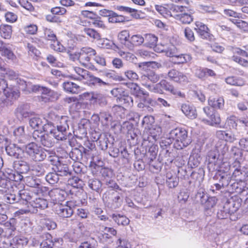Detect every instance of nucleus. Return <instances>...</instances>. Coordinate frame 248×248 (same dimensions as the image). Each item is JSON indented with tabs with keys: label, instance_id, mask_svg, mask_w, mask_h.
<instances>
[{
	"label": "nucleus",
	"instance_id": "39448f33",
	"mask_svg": "<svg viewBox=\"0 0 248 248\" xmlns=\"http://www.w3.org/2000/svg\"><path fill=\"white\" fill-rule=\"evenodd\" d=\"M230 169H234L232 177L235 181H246L248 177V170L245 167H241L239 161H235L232 165L230 166Z\"/></svg>",
	"mask_w": 248,
	"mask_h": 248
},
{
	"label": "nucleus",
	"instance_id": "c756f323",
	"mask_svg": "<svg viewBox=\"0 0 248 248\" xmlns=\"http://www.w3.org/2000/svg\"><path fill=\"white\" fill-rule=\"evenodd\" d=\"M62 87L65 91L74 94L78 93L81 90V88L79 86L71 81L63 82Z\"/></svg>",
	"mask_w": 248,
	"mask_h": 248
},
{
	"label": "nucleus",
	"instance_id": "c85d7f7f",
	"mask_svg": "<svg viewBox=\"0 0 248 248\" xmlns=\"http://www.w3.org/2000/svg\"><path fill=\"white\" fill-rule=\"evenodd\" d=\"M44 121L45 122L46 121L45 119L43 120L40 118L35 116L31 118L29 121V124L31 127L33 129H39L40 128H42L43 131H45L44 126L48 123L44 124Z\"/></svg>",
	"mask_w": 248,
	"mask_h": 248
},
{
	"label": "nucleus",
	"instance_id": "f8f14e48",
	"mask_svg": "<svg viewBox=\"0 0 248 248\" xmlns=\"http://www.w3.org/2000/svg\"><path fill=\"white\" fill-rule=\"evenodd\" d=\"M169 78L172 81L179 83H186L188 82V78L186 74L172 69L168 73Z\"/></svg>",
	"mask_w": 248,
	"mask_h": 248
},
{
	"label": "nucleus",
	"instance_id": "1a4fd4ad",
	"mask_svg": "<svg viewBox=\"0 0 248 248\" xmlns=\"http://www.w3.org/2000/svg\"><path fill=\"white\" fill-rule=\"evenodd\" d=\"M44 240L40 243V248H53L56 247L58 243L61 244L62 239L60 238H55L53 239L51 235L49 233H45L43 234Z\"/></svg>",
	"mask_w": 248,
	"mask_h": 248
},
{
	"label": "nucleus",
	"instance_id": "680f3d73",
	"mask_svg": "<svg viewBox=\"0 0 248 248\" xmlns=\"http://www.w3.org/2000/svg\"><path fill=\"white\" fill-rule=\"evenodd\" d=\"M237 118L234 115H232L227 118L226 124L230 129H236L237 126Z\"/></svg>",
	"mask_w": 248,
	"mask_h": 248
},
{
	"label": "nucleus",
	"instance_id": "72a5a7b5",
	"mask_svg": "<svg viewBox=\"0 0 248 248\" xmlns=\"http://www.w3.org/2000/svg\"><path fill=\"white\" fill-rule=\"evenodd\" d=\"M208 167H213L214 170H217L218 166V155L215 151H211L208 155Z\"/></svg>",
	"mask_w": 248,
	"mask_h": 248
},
{
	"label": "nucleus",
	"instance_id": "864d4df0",
	"mask_svg": "<svg viewBox=\"0 0 248 248\" xmlns=\"http://www.w3.org/2000/svg\"><path fill=\"white\" fill-rule=\"evenodd\" d=\"M88 78V80L90 84L99 86H105L108 85V83L104 81L101 78L96 77L93 75H91V74L89 75Z\"/></svg>",
	"mask_w": 248,
	"mask_h": 248
},
{
	"label": "nucleus",
	"instance_id": "603ef678",
	"mask_svg": "<svg viewBox=\"0 0 248 248\" xmlns=\"http://www.w3.org/2000/svg\"><path fill=\"white\" fill-rule=\"evenodd\" d=\"M229 204H226L224 206L218 210L217 213L218 218L223 219L227 218L232 213L230 212Z\"/></svg>",
	"mask_w": 248,
	"mask_h": 248
},
{
	"label": "nucleus",
	"instance_id": "5fc2aeb1",
	"mask_svg": "<svg viewBox=\"0 0 248 248\" xmlns=\"http://www.w3.org/2000/svg\"><path fill=\"white\" fill-rule=\"evenodd\" d=\"M193 20V16L187 8L186 12L183 13L177 20L180 21L183 24H189L192 22Z\"/></svg>",
	"mask_w": 248,
	"mask_h": 248
},
{
	"label": "nucleus",
	"instance_id": "393cba45",
	"mask_svg": "<svg viewBox=\"0 0 248 248\" xmlns=\"http://www.w3.org/2000/svg\"><path fill=\"white\" fill-rule=\"evenodd\" d=\"M24 181L26 184L31 187H37L42 190L43 188H46V187H43L41 185V181L39 179L35 176H28L25 178Z\"/></svg>",
	"mask_w": 248,
	"mask_h": 248
},
{
	"label": "nucleus",
	"instance_id": "79ce46f5",
	"mask_svg": "<svg viewBox=\"0 0 248 248\" xmlns=\"http://www.w3.org/2000/svg\"><path fill=\"white\" fill-rule=\"evenodd\" d=\"M217 177L223 187L227 186L231 181V175L227 172L220 173L218 176L217 175Z\"/></svg>",
	"mask_w": 248,
	"mask_h": 248
},
{
	"label": "nucleus",
	"instance_id": "2eb2a0df",
	"mask_svg": "<svg viewBox=\"0 0 248 248\" xmlns=\"http://www.w3.org/2000/svg\"><path fill=\"white\" fill-rule=\"evenodd\" d=\"M161 88H162L167 91L170 92L174 95L179 96L181 98H184L185 95L178 89L175 88L170 82L166 80H161L159 82Z\"/></svg>",
	"mask_w": 248,
	"mask_h": 248
},
{
	"label": "nucleus",
	"instance_id": "ea45409f",
	"mask_svg": "<svg viewBox=\"0 0 248 248\" xmlns=\"http://www.w3.org/2000/svg\"><path fill=\"white\" fill-rule=\"evenodd\" d=\"M0 34L4 39H10L12 34V27L7 24H1L0 26Z\"/></svg>",
	"mask_w": 248,
	"mask_h": 248
},
{
	"label": "nucleus",
	"instance_id": "ddd939ff",
	"mask_svg": "<svg viewBox=\"0 0 248 248\" xmlns=\"http://www.w3.org/2000/svg\"><path fill=\"white\" fill-rule=\"evenodd\" d=\"M13 138L14 141L18 144L26 143L28 138L25 134L24 127L20 126L16 128L13 131Z\"/></svg>",
	"mask_w": 248,
	"mask_h": 248
},
{
	"label": "nucleus",
	"instance_id": "7ed1b4c3",
	"mask_svg": "<svg viewBox=\"0 0 248 248\" xmlns=\"http://www.w3.org/2000/svg\"><path fill=\"white\" fill-rule=\"evenodd\" d=\"M32 137L36 143L47 148L53 147L55 143L53 134L47 131L35 130L32 134Z\"/></svg>",
	"mask_w": 248,
	"mask_h": 248
},
{
	"label": "nucleus",
	"instance_id": "423d86ee",
	"mask_svg": "<svg viewBox=\"0 0 248 248\" xmlns=\"http://www.w3.org/2000/svg\"><path fill=\"white\" fill-rule=\"evenodd\" d=\"M74 203L72 201L67 202L66 204H58L56 207V212L62 217H69L74 213Z\"/></svg>",
	"mask_w": 248,
	"mask_h": 248
},
{
	"label": "nucleus",
	"instance_id": "bb28decb",
	"mask_svg": "<svg viewBox=\"0 0 248 248\" xmlns=\"http://www.w3.org/2000/svg\"><path fill=\"white\" fill-rule=\"evenodd\" d=\"M216 135L219 139L224 140L226 142H232L236 140L235 136L229 131L219 130L217 132Z\"/></svg>",
	"mask_w": 248,
	"mask_h": 248
},
{
	"label": "nucleus",
	"instance_id": "aec40b11",
	"mask_svg": "<svg viewBox=\"0 0 248 248\" xmlns=\"http://www.w3.org/2000/svg\"><path fill=\"white\" fill-rule=\"evenodd\" d=\"M195 26V30L202 38L207 39L210 37L209 29L206 25L201 22L197 21Z\"/></svg>",
	"mask_w": 248,
	"mask_h": 248
},
{
	"label": "nucleus",
	"instance_id": "c9c22d12",
	"mask_svg": "<svg viewBox=\"0 0 248 248\" xmlns=\"http://www.w3.org/2000/svg\"><path fill=\"white\" fill-rule=\"evenodd\" d=\"M88 185L92 190L98 193L102 191V184L100 180L95 178H89L88 181Z\"/></svg>",
	"mask_w": 248,
	"mask_h": 248
},
{
	"label": "nucleus",
	"instance_id": "7c9ffc66",
	"mask_svg": "<svg viewBox=\"0 0 248 248\" xmlns=\"http://www.w3.org/2000/svg\"><path fill=\"white\" fill-rule=\"evenodd\" d=\"M144 41V39L141 35L140 34L133 35L130 38L127 48L132 49L134 46L141 45Z\"/></svg>",
	"mask_w": 248,
	"mask_h": 248
},
{
	"label": "nucleus",
	"instance_id": "37998d69",
	"mask_svg": "<svg viewBox=\"0 0 248 248\" xmlns=\"http://www.w3.org/2000/svg\"><path fill=\"white\" fill-rule=\"evenodd\" d=\"M208 104L214 108L221 109L224 106V101L222 97L209 98L208 99Z\"/></svg>",
	"mask_w": 248,
	"mask_h": 248
},
{
	"label": "nucleus",
	"instance_id": "2f4dec72",
	"mask_svg": "<svg viewBox=\"0 0 248 248\" xmlns=\"http://www.w3.org/2000/svg\"><path fill=\"white\" fill-rule=\"evenodd\" d=\"M116 8L120 11L130 14L131 16L136 19L140 18V14L142 13L140 11L127 6H118Z\"/></svg>",
	"mask_w": 248,
	"mask_h": 248
},
{
	"label": "nucleus",
	"instance_id": "4be33fe9",
	"mask_svg": "<svg viewBox=\"0 0 248 248\" xmlns=\"http://www.w3.org/2000/svg\"><path fill=\"white\" fill-rule=\"evenodd\" d=\"M127 87L130 89L131 93L136 97H139L140 95L148 96L149 93L141 89V88L137 84L133 82L126 83Z\"/></svg>",
	"mask_w": 248,
	"mask_h": 248
},
{
	"label": "nucleus",
	"instance_id": "e433bc0d",
	"mask_svg": "<svg viewBox=\"0 0 248 248\" xmlns=\"http://www.w3.org/2000/svg\"><path fill=\"white\" fill-rule=\"evenodd\" d=\"M100 118L102 125L105 128H108L113 121L111 114L107 111L100 112Z\"/></svg>",
	"mask_w": 248,
	"mask_h": 248
},
{
	"label": "nucleus",
	"instance_id": "9b49d317",
	"mask_svg": "<svg viewBox=\"0 0 248 248\" xmlns=\"http://www.w3.org/2000/svg\"><path fill=\"white\" fill-rule=\"evenodd\" d=\"M156 105V101L152 98L144 96L141 102L138 103V107L143 111L151 113L154 111V107Z\"/></svg>",
	"mask_w": 248,
	"mask_h": 248
},
{
	"label": "nucleus",
	"instance_id": "6e6552de",
	"mask_svg": "<svg viewBox=\"0 0 248 248\" xmlns=\"http://www.w3.org/2000/svg\"><path fill=\"white\" fill-rule=\"evenodd\" d=\"M96 51L89 47H82L78 53V59L82 64H86V62L90 61L92 56L96 55Z\"/></svg>",
	"mask_w": 248,
	"mask_h": 248
},
{
	"label": "nucleus",
	"instance_id": "3c124183",
	"mask_svg": "<svg viewBox=\"0 0 248 248\" xmlns=\"http://www.w3.org/2000/svg\"><path fill=\"white\" fill-rule=\"evenodd\" d=\"M74 69L76 73L78 75V77L74 78L79 80H81L83 79H88L90 75V73L89 71L79 67H75L74 68Z\"/></svg>",
	"mask_w": 248,
	"mask_h": 248
},
{
	"label": "nucleus",
	"instance_id": "f704fd0d",
	"mask_svg": "<svg viewBox=\"0 0 248 248\" xmlns=\"http://www.w3.org/2000/svg\"><path fill=\"white\" fill-rule=\"evenodd\" d=\"M14 168L16 172L19 173H26L30 169L28 163L24 161H18L14 162Z\"/></svg>",
	"mask_w": 248,
	"mask_h": 248
},
{
	"label": "nucleus",
	"instance_id": "6e6d98bb",
	"mask_svg": "<svg viewBox=\"0 0 248 248\" xmlns=\"http://www.w3.org/2000/svg\"><path fill=\"white\" fill-rule=\"evenodd\" d=\"M166 184L169 188L176 187L179 183V178L175 176H172L170 174H167Z\"/></svg>",
	"mask_w": 248,
	"mask_h": 248
},
{
	"label": "nucleus",
	"instance_id": "4d7b16f0",
	"mask_svg": "<svg viewBox=\"0 0 248 248\" xmlns=\"http://www.w3.org/2000/svg\"><path fill=\"white\" fill-rule=\"evenodd\" d=\"M67 184L73 188H80L82 187L83 182L78 177L74 176L68 180Z\"/></svg>",
	"mask_w": 248,
	"mask_h": 248
},
{
	"label": "nucleus",
	"instance_id": "20e7f679",
	"mask_svg": "<svg viewBox=\"0 0 248 248\" xmlns=\"http://www.w3.org/2000/svg\"><path fill=\"white\" fill-rule=\"evenodd\" d=\"M25 152L35 161H42L46 157V151L34 142L25 145Z\"/></svg>",
	"mask_w": 248,
	"mask_h": 248
},
{
	"label": "nucleus",
	"instance_id": "6ab92c4d",
	"mask_svg": "<svg viewBox=\"0 0 248 248\" xmlns=\"http://www.w3.org/2000/svg\"><path fill=\"white\" fill-rule=\"evenodd\" d=\"M201 197V203L204 205L205 210H208L213 207L217 203V199L215 197H208V196L204 193L201 195V194L198 193Z\"/></svg>",
	"mask_w": 248,
	"mask_h": 248
},
{
	"label": "nucleus",
	"instance_id": "0eeeda50",
	"mask_svg": "<svg viewBox=\"0 0 248 248\" xmlns=\"http://www.w3.org/2000/svg\"><path fill=\"white\" fill-rule=\"evenodd\" d=\"M48 195L51 202L54 204H60V202L63 201L67 195V192L60 188H54L48 192Z\"/></svg>",
	"mask_w": 248,
	"mask_h": 248
},
{
	"label": "nucleus",
	"instance_id": "774afa93",
	"mask_svg": "<svg viewBox=\"0 0 248 248\" xmlns=\"http://www.w3.org/2000/svg\"><path fill=\"white\" fill-rule=\"evenodd\" d=\"M113 194L114 197L112 199L111 207L116 209L121 205L123 202V198L119 194L115 195V193H113Z\"/></svg>",
	"mask_w": 248,
	"mask_h": 248
},
{
	"label": "nucleus",
	"instance_id": "412c9836",
	"mask_svg": "<svg viewBox=\"0 0 248 248\" xmlns=\"http://www.w3.org/2000/svg\"><path fill=\"white\" fill-rule=\"evenodd\" d=\"M181 110L188 118L194 119L197 117V112L195 107L188 104H183L181 105Z\"/></svg>",
	"mask_w": 248,
	"mask_h": 248
},
{
	"label": "nucleus",
	"instance_id": "8fccbe9b",
	"mask_svg": "<svg viewBox=\"0 0 248 248\" xmlns=\"http://www.w3.org/2000/svg\"><path fill=\"white\" fill-rule=\"evenodd\" d=\"M144 39L147 46L151 48L156 46L158 38L154 34H147L145 35Z\"/></svg>",
	"mask_w": 248,
	"mask_h": 248
},
{
	"label": "nucleus",
	"instance_id": "a19ab883",
	"mask_svg": "<svg viewBox=\"0 0 248 248\" xmlns=\"http://www.w3.org/2000/svg\"><path fill=\"white\" fill-rule=\"evenodd\" d=\"M3 92L9 99H16L19 96V92L16 88H11L7 86Z\"/></svg>",
	"mask_w": 248,
	"mask_h": 248
},
{
	"label": "nucleus",
	"instance_id": "b1692460",
	"mask_svg": "<svg viewBox=\"0 0 248 248\" xmlns=\"http://www.w3.org/2000/svg\"><path fill=\"white\" fill-rule=\"evenodd\" d=\"M192 60V57L189 54H181L173 57L171 61L174 64L179 65L186 63Z\"/></svg>",
	"mask_w": 248,
	"mask_h": 248
},
{
	"label": "nucleus",
	"instance_id": "58836bf2",
	"mask_svg": "<svg viewBox=\"0 0 248 248\" xmlns=\"http://www.w3.org/2000/svg\"><path fill=\"white\" fill-rule=\"evenodd\" d=\"M46 167L44 164H37L33 165L31 168L33 174L36 176H42L45 174Z\"/></svg>",
	"mask_w": 248,
	"mask_h": 248
},
{
	"label": "nucleus",
	"instance_id": "e2e57ef3",
	"mask_svg": "<svg viewBox=\"0 0 248 248\" xmlns=\"http://www.w3.org/2000/svg\"><path fill=\"white\" fill-rule=\"evenodd\" d=\"M16 83L18 85L19 89L23 91L25 93H27V90L30 86V82H27L23 79L17 78L16 80Z\"/></svg>",
	"mask_w": 248,
	"mask_h": 248
},
{
	"label": "nucleus",
	"instance_id": "f257e3e1",
	"mask_svg": "<svg viewBox=\"0 0 248 248\" xmlns=\"http://www.w3.org/2000/svg\"><path fill=\"white\" fill-rule=\"evenodd\" d=\"M69 122L67 116H62L57 125V128L51 124L48 123L45 125V131L53 134L54 138L57 140H66L68 137L67 131L69 130Z\"/></svg>",
	"mask_w": 248,
	"mask_h": 248
},
{
	"label": "nucleus",
	"instance_id": "09e8293b",
	"mask_svg": "<svg viewBox=\"0 0 248 248\" xmlns=\"http://www.w3.org/2000/svg\"><path fill=\"white\" fill-rule=\"evenodd\" d=\"M226 82L233 86H242L245 84L244 81L241 78L232 76L225 78Z\"/></svg>",
	"mask_w": 248,
	"mask_h": 248
},
{
	"label": "nucleus",
	"instance_id": "dca6fc26",
	"mask_svg": "<svg viewBox=\"0 0 248 248\" xmlns=\"http://www.w3.org/2000/svg\"><path fill=\"white\" fill-rule=\"evenodd\" d=\"M245 181H236L231 185L232 189L237 193L248 196V184Z\"/></svg>",
	"mask_w": 248,
	"mask_h": 248
},
{
	"label": "nucleus",
	"instance_id": "f3484780",
	"mask_svg": "<svg viewBox=\"0 0 248 248\" xmlns=\"http://www.w3.org/2000/svg\"><path fill=\"white\" fill-rule=\"evenodd\" d=\"M187 8L186 6L182 5L174 4H170V17H173L175 19L178 20L183 13L186 12Z\"/></svg>",
	"mask_w": 248,
	"mask_h": 248
},
{
	"label": "nucleus",
	"instance_id": "13d9d810",
	"mask_svg": "<svg viewBox=\"0 0 248 248\" xmlns=\"http://www.w3.org/2000/svg\"><path fill=\"white\" fill-rule=\"evenodd\" d=\"M59 175L56 172H51L46 176V181L50 184H55L58 183L59 180Z\"/></svg>",
	"mask_w": 248,
	"mask_h": 248
},
{
	"label": "nucleus",
	"instance_id": "a18cd8bd",
	"mask_svg": "<svg viewBox=\"0 0 248 248\" xmlns=\"http://www.w3.org/2000/svg\"><path fill=\"white\" fill-rule=\"evenodd\" d=\"M170 4L166 6L155 5V10L161 15L166 18L170 17Z\"/></svg>",
	"mask_w": 248,
	"mask_h": 248
},
{
	"label": "nucleus",
	"instance_id": "f03ea898",
	"mask_svg": "<svg viewBox=\"0 0 248 248\" xmlns=\"http://www.w3.org/2000/svg\"><path fill=\"white\" fill-rule=\"evenodd\" d=\"M171 139L174 140V146L178 150L182 149L191 143L190 140L188 138L187 131L183 128H176L172 130L169 134V141L165 140V143L170 144L171 142Z\"/></svg>",
	"mask_w": 248,
	"mask_h": 248
},
{
	"label": "nucleus",
	"instance_id": "5701e85b",
	"mask_svg": "<svg viewBox=\"0 0 248 248\" xmlns=\"http://www.w3.org/2000/svg\"><path fill=\"white\" fill-rule=\"evenodd\" d=\"M19 204L26 205L28 202L31 201L33 198L31 193L27 190L22 189L18 192Z\"/></svg>",
	"mask_w": 248,
	"mask_h": 248
},
{
	"label": "nucleus",
	"instance_id": "cd10ccee",
	"mask_svg": "<svg viewBox=\"0 0 248 248\" xmlns=\"http://www.w3.org/2000/svg\"><path fill=\"white\" fill-rule=\"evenodd\" d=\"M30 108L29 105L27 104L19 106L16 109L17 116L21 118L29 117L31 113Z\"/></svg>",
	"mask_w": 248,
	"mask_h": 248
},
{
	"label": "nucleus",
	"instance_id": "69168bd1",
	"mask_svg": "<svg viewBox=\"0 0 248 248\" xmlns=\"http://www.w3.org/2000/svg\"><path fill=\"white\" fill-rule=\"evenodd\" d=\"M84 31L86 35L94 39L99 40L101 38L100 34L93 29L85 28Z\"/></svg>",
	"mask_w": 248,
	"mask_h": 248
},
{
	"label": "nucleus",
	"instance_id": "c03bdc74",
	"mask_svg": "<svg viewBox=\"0 0 248 248\" xmlns=\"http://www.w3.org/2000/svg\"><path fill=\"white\" fill-rule=\"evenodd\" d=\"M84 97H88L90 101H94V102H98L100 100L105 102V98L103 95L100 93L94 92L85 93L83 94Z\"/></svg>",
	"mask_w": 248,
	"mask_h": 248
},
{
	"label": "nucleus",
	"instance_id": "49530a36",
	"mask_svg": "<svg viewBox=\"0 0 248 248\" xmlns=\"http://www.w3.org/2000/svg\"><path fill=\"white\" fill-rule=\"evenodd\" d=\"M111 217L113 220L119 225L126 226L128 225L130 222L129 219L124 216L113 214Z\"/></svg>",
	"mask_w": 248,
	"mask_h": 248
},
{
	"label": "nucleus",
	"instance_id": "de8ad7c7",
	"mask_svg": "<svg viewBox=\"0 0 248 248\" xmlns=\"http://www.w3.org/2000/svg\"><path fill=\"white\" fill-rule=\"evenodd\" d=\"M118 37L121 44L127 47L128 44L129 42L130 38L129 31L127 30H123L121 31L118 34Z\"/></svg>",
	"mask_w": 248,
	"mask_h": 248
},
{
	"label": "nucleus",
	"instance_id": "a878e982",
	"mask_svg": "<svg viewBox=\"0 0 248 248\" xmlns=\"http://www.w3.org/2000/svg\"><path fill=\"white\" fill-rule=\"evenodd\" d=\"M31 206L36 209L44 210L48 207V202L46 200L41 198H36L30 202Z\"/></svg>",
	"mask_w": 248,
	"mask_h": 248
},
{
	"label": "nucleus",
	"instance_id": "9d476101",
	"mask_svg": "<svg viewBox=\"0 0 248 248\" xmlns=\"http://www.w3.org/2000/svg\"><path fill=\"white\" fill-rule=\"evenodd\" d=\"M162 133L161 127L158 125H153L148 129V135H143V140L153 143L157 140L160 137Z\"/></svg>",
	"mask_w": 248,
	"mask_h": 248
},
{
	"label": "nucleus",
	"instance_id": "0e129e2a",
	"mask_svg": "<svg viewBox=\"0 0 248 248\" xmlns=\"http://www.w3.org/2000/svg\"><path fill=\"white\" fill-rule=\"evenodd\" d=\"M112 14L111 16L108 18L109 22L120 23L125 21V18L124 16L119 15L114 12Z\"/></svg>",
	"mask_w": 248,
	"mask_h": 248
},
{
	"label": "nucleus",
	"instance_id": "338daca9",
	"mask_svg": "<svg viewBox=\"0 0 248 248\" xmlns=\"http://www.w3.org/2000/svg\"><path fill=\"white\" fill-rule=\"evenodd\" d=\"M210 121L206 120L207 124L214 126L219 124L220 123V118L219 115L217 113H212L209 117Z\"/></svg>",
	"mask_w": 248,
	"mask_h": 248
},
{
	"label": "nucleus",
	"instance_id": "a211bd4d",
	"mask_svg": "<svg viewBox=\"0 0 248 248\" xmlns=\"http://www.w3.org/2000/svg\"><path fill=\"white\" fill-rule=\"evenodd\" d=\"M89 150L85 149L83 147L80 148H74L69 154L70 157L75 162H80L83 158V153L88 154Z\"/></svg>",
	"mask_w": 248,
	"mask_h": 248
},
{
	"label": "nucleus",
	"instance_id": "bf43d9fd",
	"mask_svg": "<svg viewBox=\"0 0 248 248\" xmlns=\"http://www.w3.org/2000/svg\"><path fill=\"white\" fill-rule=\"evenodd\" d=\"M0 68L1 71L3 72L2 74L4 75L5 77L8 78L11 80H16L17 78V75L13 70L5 67H0Z\"/></svg>",
	"mask_w": 248,
	"mask_h": 248
},
{
	"label": "nucleus",
	"instance_id": "4c0bfd02",
	"mask_svg": "<svg viewBox=\"0 0 248 248\" xmlns=\"http://www.w3.org/2000/svg\"><path fill=\"white\" fill-rule=\"evenodd\" d=\"M20 148L16 146V144H10L5 148L7 154L15 158H18L20 156L19 152Z\"/></svg>",
	"mask_w": 248,
	"mask_h": 248
},
{
	"label": "nucleus",
	"instance_id": "4468645a",
	"mask_svg": "<svg viewBox=\"0 0 248 248\" xmlns=\"http://www.w3.org/2000/svg\"><path fill=\"white\" fill-rule=\"evenodd\" d=\"M12 45L6 44L0 40V53L1 55L9 60L14 61L16 59V56L12 50Z\"/></svg>",
	"mask_w": 248,
	"mask_h": 248
},
{
	"label": "nucleus",
	"instance_id": "473e14b6",
	"mask_svg": "<svg viewBox=\"0 0 248 248\" xmlns=\"http://www.w3.org/2000/svg\"><path fill=\"white\" fill-rule=\"evenodd\" d=\"M53 169L60 176H66L70 174L67 165L60 162H58Z\"/></svg>",
	"mask_w": 248,
	"mask_h": 248
},
{
	"label": "nucleus",
	"instance_id": "052dcab7",
	"mask_svg": "<svg viewBox=\"0 0 248 248\" xmlns=\"http://www.w3.org/2000/svg\"><path fill=\"white\" fill-rule=\"evenodd\" d=\"M119 100L125 107L131 108L133 106V98L129 95H124Z\"/></svg>",
	"mask_w": 248,
	"mask_h": 248
}]
</instances>
